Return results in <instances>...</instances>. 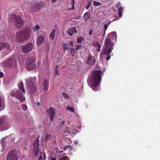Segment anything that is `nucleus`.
I'll use <instances>...</instances> for the list:
<instances>
[{
  "instance_id": "1",
  "label": "nucleus",
  "mask_w": 160,
  "mask_h": 160,
  "mask_svg": "<svg viewBox=\"0 0 160 160\" xmlns=\"http://www.w3.org/2000/svg\"><path fill=\"white\" fill-rule=\"evenodd\" d=\"M116 38L117 35L115 32H112L108 34L105 39L104 44L102 51L103 54H109L111 52L113 49V43L111 39L116 40Z\"/></svg>"
},
{
  "instance_id": "2",
  "label": "nucleus",
  "mask_w": 160,
  "mask_h": 160,
  "mask_svg": "<svg viewBox=\"0 0 160 160\" xmlns=\"http://www.w3.org/2000/svg\"><path fill=\"white\" fill-rule=\"evenodd\" d=\"M91 73L90 79L93 87L92 89L95 91H97L99 89L98 86L101 82V71L100 70H94Z\"/></svg>"
},
{
  "instance_id": "3",
  "label": "nucleus",
  "mask_w": 160,
  "mask_h": 160,
  "mask_svg": "<svg viewBox=\"0 0 160 160\" xmlns=\"http://www.w3.org/2000/svg\"><path fill=\"white\" fill-rule=\"evenodd\" d=\"M18 89L12 91L10 93V95L12 97H15L19 101L23 102L25 98L22 93H25V92L23 87L22 82H19L18 84Z\"/></svg>"
},
{
  "instance_id": "4",
  "label": "nucleus",
  "mask_w": 160,
  "mask_h": 160,
  "mask_svg": "<svg viewBox=\"0 0 160 160\" xmlns=\"http://www.w3.org/2000/svg\"><path fill=\"white\" fill-rule=\"evenodd\" d=\"M30 29L27 27L19 31L16 35L17 40L19 42H21L27 40L30 36Z\"/></svg>"
},
{
  "instance_id": "5",
  "label": "nucleus",
  "mask_w": 160,
  "mask_h": 160,
  "mask_svg": "<svg viewBox=\"0 0 160 160\" xmlns=\"http://www.w3.org/2000/svg\"><path fill=\"white\" fill-rule=\"evenodd\" d=\"M35 60V58L34 57H31L28 58L25 65L26 68L28 70H32L36 67Z\"/></svg>"
},
{
  "instance_id": "6",
  "label": "nucleus",
  "mask_w": 160,
  "mask_h": 160,
  "mask_svg": "<svg viewBox=\"0 0 160 160\" xmlns=\"http://www.w3.org/2000/svg\"><path fill=\"white\" fill-rule=\"evenodd\" d=\"M9 21L12 22L15 21L17 24H20V26L18 28H21L22 25L23 21L21 19L20 17H16L15 14H13L11 15L10 16Z\"/></svg>"
},
{
  "instance_id": "7",
  "label": "nucleus",
  "mask_w": 160,
  "mask_h": 160,
  "mask_svg": "<svg viewBox=\"0 0 160 160\" xmlns=\"http://www.w3.org/2000/svg\"><path fill=\"white\" fill-rule=\"evenodd\" d=\"M26 81L27 82L26 86L28 91L32 93H34L36 91V87L34 85L33 82L31 79L28 78H26Z\"/></svg>"
},
{
  "instance_id": "8",
  "label": "nucleus",
  "mask_w": 160,
  "mask_h": 160,
  "mask_svg": "<svg viewBox=\"0 0 160 160\" xmlns=\"http://www.w3.org/2000/svg\"><path fill=\"white\" fill-rule=\"evenodd\" d=\"M17 152L15 150H11L8 153L7 157V160H18Z\"/></svg>"
},
{
  "instance_id": "9",
  "label": "nucleus",
  "mask_w": 160,
  "mask_h": 160,
  "mask_svg": "<svg viewBox=\"0 0 160 160\" xmlns=\"http://www.w3.org/2000/svg\"><path fill=\"white\" fill-rule=\"evenodd\" d=\"M39 141L38 139L37 138L34 141L33 145V154L34 155L37 156L39 152Z\"/></svg>"
},
{
  "instance_id": "10",
  "label": "nucleus",
  "mask_w": 160,
  "mask_h": 160,
  "mask_svg": "<svg viewBox=\"0 0 160 160\" xmlns=\"http://www.w3.org/2000/svg\"><path fill=\"white\" fill-rule=\"evenodd\" d=\"M5 118L4 117L0 118V131L6 130L9 128V125H7L5 122Z\"/></svg>"
},
{
  "instance_id": "11",
  "label": "nucleus",
  "mask_w": 160,
  "mask_h": 160,
  "mask_svg": "<svg viewBox=\"0 0 160 160\" xmlns=\"http://www.w3.org/2000/svg\"><path fill=\"white\" fill-rule=\"evenodd\" d=\"M32 43L29 42L22 46V51L23 53H27L32 50Z\"/></svg>"
},
{
  "instance_id": "12",
  "label": "nucleus",
  "mask_w": 160,
  "mask_h": 160,
  "mask_svg": "<svg viewBox=\"0 0 160 160\" xmlns=\"http://www.w3.org/2000/svg\"><path fill=\"white\" fill-rule=\"evenodd\" d=\"M47 34L45 32L42 33L38 38L37 44L38 46H40L45 41Z\"/></svg>"
},
{
  "instance_id": "13",
  "label": "nucleus",
  "mask_w": 160,
  "mask_h": 160,
  "mask_svg": "<svg viewBox=\"0 0 160 160\" xmlns=\"http://www.w3.org/2000/svg\"><path fill=\"white\" fill-rule=\"evenodd\" d=\"M16 62L14 58H10L8 60L5 62L6 65L9 67H13L16 65Z\"/></svg>"
},
{
  "instance_id": "14",
  "label": "nucleus",
  "mask_w": 160,
  "mask_h": 160,
  "mask_svg": "<svg viewBox=\"0 0 160 160\" xmlns=\"http://www.w3.org/2000/svg\"><path fill=\"white\" fill-rule=\"evenodd\" d=\"M48 113L49 114V118L51 121L53 119V117L55 115V111L54 109L52 108H50L49 109Z\"/></svg>"
},
{
  "instance_id": "15",
  "label": "nucleus",
  "mask_w": 160,
  "mask_h": 160,
  "mask_svg": "<svg viewBox=\"0 0 160 160\" xmlns=\"http://www.w3.org/2000/svg\"><path fill=\"white\" fill-rule=\"evenodd\" d=\"M66 33L70 36H72L73 34H77V32L76 27H74L70 28L67 31Z\"/></svg>"
},
{
  "instance_id": "16",
  "label": "nucleus",
  "mask_w": 160,
  "mask_h": 160,
  "mask_svg": "<svg viewBox=\"0 0 160 160\" xmlns=\"http://www.w3.org/2000/svg\"><path fill=\"white\" fill-rule=\"evenodd\" d=\"M95 62V59L94 57L89 56L87 61V63L88 65L93 64Z\"/></svg>"
},
{
  "instance_id": "17",
  "label": "nucleus",
  "mask_w": 160,
  "mask_h": 160,
  "mask_svg": "<svg viewBox=\"0 0 160 160\" xmlns=\"http://www.w3.org/2000/svg\"><path fill=\"white\" fill-rule=\"evenodd\" d=\"M4 48L7 49H9L10 48L9 45L7 43H0V51Z\"/></svg>"
},
{
  "instance_id": "18",
  "label": "nucleus",
  "mask_w": 160,
  "mask_h": 160,
  "mask_svg": "<svg viewBox=\"0 0 160 160\" xmlns=\"http://www.w3.org/2000/svg\"><path fill=\"white\" fill-rule=\"evenodd\" d=\"M4 100L0 96V111L2 110L4 108Z\"/></svg>"
},
{
  "instance_id": "19",
  "label": "nucleus",
  "mask_w": 160,
  "mask_h": 160,
  "mask_svg": "<svg viewBox=\"0 0 160 160\" xmlns=\"http://www.w3.org/2000/svg\"><path fill=\"white\" fill-rule=\"evenodd\" d=\"M91 14L90 12H86L83 15V17L85 21H86L90 18Z\"/></svg>"
},
{
  "instance_id": "20",
  "label": "nucleus",
  "mask_w": 160,
  "mask_h": 160,
  "mask_svg": "<svg viewBox=\"0 0 160 160\" xmlns=\"http://www.w3.org/2000/svg\"><path fill=\"white\" fill-rule=\"evenodd\" d=\"M42 85L43 87V89H44V90L46 91L48 89V82L46 80H45L43 82Z\"/></svg>"
},
{
  "instance_id": "21",
  "label": "nucleus",
  "mask_w": 160,
  "mask_h": 160,
  "mask_svg": "<svg viewBox=\"0 0 160 160\" xmlns=\"http://www.w3.org/2000/svg\"><path fill=\"white\" fill-rule=\"evenodd\" d=\"M46 159L45 154L44 153H40V155L38 160H44Z\"/></svg>"
},
{
  "instance_id": "22",
  "label": "nucleus",
  "mask_w": 160,
  "mask_h": 160,
  "mask_svg": "<svg viewBox=\"0 0 160 160\" xmlns=\"http://www.w3.org/2000/svg\"><path fill=\"white\" fill-rule=\"evenodd\" d=\"M55 29H53L51 32L50 35V38H51L52 39V40L54 39L55 37Z\"/></svg>"
},
{
  "instance_id": "23",
  "label": "nucleus",
  "mask_w": 160,
  "mask_h": 160,
  "mask_svg": "<svg viewBox=\"0 0 160 160\" xmlns=\"http://www.w3.org/2000/svg\"><path fill=\"white\" fill-rule=\"evenodd\" d=\"M54 73L55 75H59V71L58 70V67L57 65L55 66V69L54 70Z\"/></svg>"
},
{
  "instance_id": "24",
  "label": "nucleus",
  "mask_w": 160,
  "mask_h": 160,
  "mask_svg": "<svg viewBox=\"0 0 160 160\" xmlns=\"http://www.w3.org/2000/svg\"><path fill=\"white\" fill-rule=\"evenodd\" d=\"M118 14L119 17H121L122 14V9L121 7H120L118 8Z\"/></svg>"
},
{
  "instance_id": "25",
  "label": "nucleus",
  "mask_w": 160,
  "mask_h": 160,
  "mask_svg": "<svg viewBox=\"0 0 160 160\" xmlns=\"http://www.w3.org/2000/svg\"><path fill=\"white\" fill-rule=\"evenodd\" d=\"M40 28V27L38 25H36L33 28L32 31L34 32H36Z\"/></svg>"
},
{
  "instance_id": "26",
  "label": "nucleus",
  "mask_w": 160,
  "mask_h": 160,
  "mask_svg": "<svg viewBox=\"0 0 160 160\" xmlns=\"http://www.w3.org/2000/svg\"><path fill=\"white\" fill-rule=\"evenodd\" d=\"M93 5L95 7H97L101 5V4L99 2H97L96 1H94L93 2Z\"/></svg>"
},
{
  "instance_id": "27",
  "label": "nucleus",
  "mask_w": 160,
  "mask_h": 160,
  "mask_svg": "<svg viewBox=\"0 0 160 160\" xmlns=\"http://www.w3.org/2000/svg\"><path fill=\"white\" fill-rule=\"evenodd\" d=\"M62 96L65 99H69V97L68 95L67 94L65 93H63L62 94Z\"/></svg>"
},
{
  "instance_id": "28",
  "label": "nucleus",
  "mask_w": 160,
  "mask_h": 160,
  "mask_svg": "<svg viewBox=\"0 0 160 160\" xmlns=\"http://www.w3.org/2000/svg\"><path fill=\"white\" fill-rule=\"evenodd\" d=\"M63 48L64 50H66L67 49H68L69 48V46H68L67 43H64L63 44Z\"/></svg>"
},
{
  "instance_id": "29",
  "label": "nucleus",
  "mask_w": 160,
  "mask_h": 160,
  "mask_svg": "<svg viewBox=\"0 0 160 160\" xmlns=\"http://www.w3.org/2000/svg\"><path fill=\"white\" fill-rule=\"evenodd\" d=\"M76 50V49H74L73 48H70V52L71 53V55L72 56H74V52Z\"/></svg>"
},
{
  "instance_id": "30",
  "label": "nucleus",
  "mask_w": 160,
  "mask_h": 160,
  "mask_svg": "<svg viewBox=\"0 0 160 160\" xmlns=\"http://www.w3.org/2000/svg\"><path fill=\"white\" fill-rule=\"evenodd\" d=\"M67 110H70L72 112H74L75 111L74 108L73 107H69V106H67Z\"/></svg>"
},
{
  "instance_id": "31",
  "label": "nucleus",
  "mask_w": 160,
  "mask_h": 160,
  "mask_svg": "<svg viewBox=\"0 0 160 160\" xmlns=\"http://www.w3.org/2000/svg\"><path fill=\"white\" fill-rule=\"evenodd\" d=\"M82 38L81 37H80L77 39V42L78 43H80L82 42Z\"/></svg>"
},
{
  "instance_id": "32",
  "label": "nucleus",
  "mask_w": 160,
  "mask_h": 160,
  "mask_svg": "<svg viewBox=\"0 0 160 160\" xmlns=\"http://www.w3.org/2000/svg\"><path fill=\"white\" fill-rule=\"evenodd\" d=\"M51 137V135L49 134H46V137L45 138V141H47V140H48L49 138Z\"/></svg>"
},
{
  "instance_id": "33",
  "label": "nucleus",
  "mask_w": 160,
  "mask_h": 160,
  "mask_svg": "<svg viewBox=\"0 0 160 160\" xmlns=\"http://www.w3.org/2000/svg\"><path fill=\"white\" fill-rule=\"evenodd\" d=\"M111 22H108V24H105L104 25V29H103V30H105V31H106L108 26L109 25V24Z\"/></svg>"
},
{
  "instance_id": "34",
  "label": "nucleus",
  "mask_w": 160,
  "mask_h": 160,
  "mask_svg": "<svg viewBox=\"0 0 160 160\" xmlns=\"http://www.w3.org/2000/svg\"><path fill=\"white\" fill-rule=\"evenodd\" d=\"M93 44L95 46H99V45H101L100 44H99L98 43V42L97 41H94L93 42Z\"/></svg>"
},
{
  "instance_id": "35",
  "label": "nucleus",
  "mask_w": 160,
  "mask_h": 160,
  "mask_svg": "<svg viewBox=\"0 0 160 160\" xmlns=\"http://www.w3.org/2000/svg\"><path fill=\"white\" fill-rule=\"evenodd\" d=\"M22 109L24 111H25L27 109V106L25 104H22Z\"/></svg>"
},
{
  "instance_id": "36",
  "label": "nucleus",
  "mask_w": 160,
  "mask_h": 160,
  "mask_svg": "<svg viewBox=\"0 0 160 160\" xmlns=\"http://www.w3.org/2000/svg\"><path fill=\"white\" fill-rule=\"evenodd\" d=\"M59 160H69L67 156L63 157L60 158Z\"/></svg>"
},
{
  "instance_id": "37",
  "label": "nucleus",
  "mask_w": 160,
  "mask_h": 160,
  "mask_svg": "<svg viewBox=\"0 0 160 160\" xmlns=\"http://www.w3.org/2000/svg\"><path fill=\"white\" fill-rule=\"evenodd\" d=\"M65 122V121H62V122H60L59 123V126L60 127H61L63 126V125L64 124V123Z\"/></svg>"
},
{
  "instance_id": "38",
  "label": "nucleus",
  "mask_w": 160,
  "mask_h": 160,
  "mask_svg": "<svg viewBox=\"0 0 160 160\" xmlns=\"http://www.w3.org/2000/svg\"><path fill=\"white\" fill-rule=\"evenodd\" d=\"M74 0H72V3H73V4H72L73 6H72V7L71 8L68 9V10H71V9H72V10H73L74 9Z\"/></svg>"
},
{
  "instance_id": "39",
  "label": "nucleus",
  "mask_w": 160,
  "mask_h": 160,
  "mask_svg": "<svg viewBox=\"0 0 160 160\" xmlns=\"http://www.w3.org/2000/svg\"><path fill=\"white\" fill-rule=\"evenodd\" d=\"M106 31H105V30H102V32H103V34L102 36V40H103V39H104V35H105V32H106Z\"/></svg>"
},
{
  "instance_id": "40",
  "label": "nucleus",
  "mask_w": 160,
  "mask_h": 160,
  "mask_svg": "<svg viewBox=\"0 0 160 160\" xmlns=\"http://www.w3.org/2000/svg\"><path fill=\"white\" fill-rule=\"evenodd\" d=\"M81 45H78L77 46V47L76 48V50H77L78 49H80L81 48Z\"/></svg>"
},
{
  "instance_id": "41",
  "label": "nucleus",
  "mask_w": 160,
  "mask_h": 160,
  "mask_svg": "<svg viewBox=\"0 0 160 160\" xmlns=\"http://www.w3.org/2000/svg\"><path fill=\"white\" fill-rule=\"evenodd\" d=\"M93 33V30L92 29L90 30L89 32V34L90 36H91Z\"/></svg>"
},
{
  "instance_id": "42",
  "label": "nucleus",
  "mask_w": 160,
  "mask_h": 160,
  "mask_svg": "<svg viewBox=\"0 0 160 160\" xmlns=\"http://www.w3.org/2000/svg\"><path fill=\"white\" fill-rule=\"evenodd\" d=\"M68 44L72 47H73V42L72 41H70Z\"/></svg>"
},
{
  "instance_id": "43",
  "label": "nucleus",
  "mask_w": 160,
  "mask_h": 160,
  "mask_svg": "<svg viewBox=\"0 0 160 160\" xmlns=\"http://www.w3.org/2000/svg\"><path fill=\"white\" fill-rule=\"evenodd\" d=\"M91 2H89V3H88V5L86 7V10H88V9L89 8H90V6H91Z\"/></svg>"
},
{
  "instance_id": "44",
  "label": "nucleus",
  "mask_w": 160,
  "mask_h": 160,
  "mask_svg": "<svg viewBox=\"0 0 160 160\" xmlns=\"http://www.w3.org/2000/svg\"><path fill=\"white\" fill-rule=\"evenodd\" d=\"M120 5H121V4L119 2L118 3L116 4V8H118V9L119 8H120L119 7H121Z\"/></svg>"
},
{
  "instance_id": "45",
  "label": "nucleus",
  "mask_w": 160,
  "mask_h": 160,
  "mask_svg": "<svg viewBox=\"0 0 160 160\" xmlns=\"http://www.w3.org/2000/svg\"><path fill=\"white\" fill-rule=\"evenodd\" d=\"M101 45H99V46H98V48L96 49L98 51H100V49H101Z\"/></svg>"
},
{
  "instance_id": "46",
  "label": "nucleus",
  "mask_w": 160,
  "mask_h": 160,
  "mask_svg": "<svg viewBox=\"0 0 160 160\" xmlns=\"http://www.w3.org/2000/svg\"><path fill=\"white\" fill-rule=\"evenodd\" d=\"M111 58V55H108L106 58V60L107 61L108 60Z\"/></svg>"
},
{
  "instance_id": "47",
  "label": "nucleus",
  "mask_w": 160,
  "mask_h": 160,
  "mask_svg": "<svg viewBox=\"0 0 160 160\" xmlns=\"http://www.w3.org/2000/svg\"><path fill=\"white\" fill-rule=\"evenodd\" d=\"M4 76V74L2 72H0V78H2Z\"/></svg>"
},
{
  "instance_id": "48",
  "label": "nucleus",
  "mask_w": 160,
  "mask_h": 160,
  "mask_svg": "<svg viewBox=\"0 0 160 160\" xmlns=\"http://www.w3.org/2000/svg\"><path fill=\"white\" fill-rule=\"evenodd\" d=\"M44 45L45 46L46 45L48 47H49V43H46V42H45L44 43Z\"/></svg>"
},
{
  "instance_id": "49",
  "label": "nucleus",
  "mask_w": 160,
  "mask_h": 160,
  "mask_svg": "<svg viewBox=\"0 0 160 160\" xmlns=\"http://www.w3.org/2000/svg\"><path fill=\"white\" fill-rule=\"evenodd\" d=\"M74 142L75 145H76L78 143V142L76 141H74Z\"/></svg>"
},
{
  "instance_id": "50",
  "label": "nucleus",
  "mask_w": 160,
  "mask_h": 160,
  "mask_svg": "<svg viewBox=\"0 0 160 160\" xmlns=\"http://www.w3.org/2000/svg\"><path fill=\"white\" fill-rule=\"evenodd\" d=\"M1 142L2 144L3 142H4V140L2 139H1Z\"/></svg>"
},
{
  "instance_id": "51",
  "label": "nucleus",
  "mask_w": 160,
  "mask_h": 160,
  "mask_svg": "<svg viewBox=\"0 0 160 160\" xmlns=\"http://www.w3.org/2000/svg\"><path fill=\"white\" fill-rule=\"evenodd\" d=\"M33 79L34 80H35V82H36V77H34L33 78Z\"/></svg>"
},
{
  "instance_id": "52",
  "label": "nucleus",
  "mask_w": 160,
  "mask_h": 160,
  "mask_svg": "<svg viewBox=\"0 0 160 160\" xmlns=\"http://www.w3.org/2000/svg\"><path fill=\"white\" fill-rule=\"evenodd\" d=\"M51 160H56V159L54 158H51Z\"/></svg>"
},
{
  "instance_id": "53",
  "label": "nucleus",
  "mask_w": 160,
  "mask_h": 160,
  "mask_svg": "<svg viewBox=\"0 0 160 160\" xmlns=\"http://www.w3.org/2000/svg\"><path fill=\"white\" fill-rule=\"evenodd\" d=\"M57 0H52V2H55Z\"/></svg>"
},
{
  "instance_id": "54",
  "label": "nucleus",
  "mask_w": 160,
  "mask_h": 160,
  "mask_svg": "<svg viewBox=\"0 0 160 160\" xmlns=\"http://www.w3.org/2000/svg\"><path fill=\"white\" fill-rule=\"evenodd\" d=\"M80 18V17H76L75 18V19H79V18Z\"/></svg>"
},
{
  "instance_id": "55",
  "label": "nucleus",
  "mask_w": 160,
  "mask_h": 160,
  "mask_svg": "<svg viewBox=\"0 0 160 160\" xmlns=\"http://www.w3.org/2000/svg\"><path fill=\"white\" fill-rule=\"evenodd\" d=\"M70 147V146L69 145H67L65 146V147H67V148Z\"/></svg>"
},
{
  "instance_id": "56",
  "label": "nucleus",
  "mask_w": 160,
  "mask_h": 160,
  "mask_svg": "<svg viewBox=\"0 0 160 160\" xmlns=\"http://www.w3.org/2000/svg\"><path fill=\"white\" fill-rule=\"evenodd\" d=\"M67 148V147H64L63 149L64 150H65Z\"/></svg>"
},
{
  "instance_id": "57",
  "label": "nucleus",
  "mask_w": 160,
  "mask_h": 160,
  "mask_svg": "<svg viewBox=\"0 0 160 160\" xmlns=\"http://www.w3.org/2000/svg\"><path fill=\"white\" fill-rule=\"evenodd\" d=\"M99 31H100V29L98 30L97 31V33H98V32H99Z\"/></svg>"
},
{
  "instance_id": "58",
  "label": "nucleus",
  "mask_w": 160,
  "mask_h": 160,
  "mask_svg": "<svg viewBox=\"0 0 160 160\" xmlns=\"http://www.w3.org/2000/svg\"><path fill=\"white\" fill-rule=\"evenodd\" d=\"M98 35V36H100V35H101V34H98V35Z\"/></svg>"
},
{
  "instance_id": "59",
  "label": "nucleus",
  "mask_w": 160,
  "mask_h": 160,
  "mask_svg": "<svg viewBox=\"0 0 160 160\" xmlns=\"http://www.w3.org/2000/svg\"><path fill=\"white\" fill-rule=\"evenodd\" d=\"M63 132H67L66 131H63Z\"/></svg>"
},
{
  "instance_id": "60",
  "label": "nucleus",
  "mask_w": 160,
  "mask_h": 160,
  "mask_svg": "<svg viewBox=\"0 0 160 160\" xmlns=\"http://www.w3.org/2000/svg\"><path fill=\"white\" fill-rule=\"evenodd\" d=\"M39 102H38V104L39 105Z\"/></svg>"
}]
</instances>
